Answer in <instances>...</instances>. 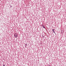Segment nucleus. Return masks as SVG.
<instances>
[{
    "label": "nucleus",
    "mask_w": 66,
    "mask_h": 66,
    "mask_svg": "<svg viewBox=\"0 0 66 66\" xmlns=\"http://www.w3.org/2000/svg\"><path fill=\"white\" fill-rule=\"evenodd\" d=\"M12 7V6H11V7Z\"/></svg>",
    "instance_id": "nucleus-8"
},
{
    "label": "nucleus",
    "mask_w": 66,
    "mask_h": 66,
    "mask_svg": "<svg viewBox=\"0 0 66 66\" xmlns=\"http://www.w3.org/2000/svg\"><path fill=\"white\" fill-rule=\"evenodd\" d=\"M14 35L15 37L17 38L18 37V34L17 33H15Z\"/></svg>",
    "instance_id": "nucleus-1"
},
{
    "label": "nucleus",
    "mask_w": 66,
    "mask_h": 66,
    "mask_svg": "<svg viewBox=\"0 0 66 66\" xmlns=\"http://www.w3.org/2000/svg\"><path fill=\"white\" fill-rule=\"evenodd\" d=\"M55 35H56V34L55 33Z\"/></svg>",
    "instance_id": "nucleus-7"
},
{
    "label": "nucleus",
    "mask_w": 66,
    "mask_h": 66,
    "mask_svg": "<svg viewBox=\"0 0 66 66\" xmlns=\"http://www.w3.org/2000/svg\"><path fill=\"white\" fill-rule=\"evenodd\" d=\"M3 66H5V65H3Z\"/></svg>",
    "instance_id": "nucleus-6"
},
{
    "label": "nucleus",
    "mask_w": 66,
    "mask_h": 66,
    "mask_svg": "<svg viewBox=\"0 0 66 66\" xmlns=\"http://www.w3.org/2000/svg\"><path fill=\"white\" fill-rule=\"evenodd\" d=\"M49 66H51V65H49Z\"/></svg>",
    "instance_id": "nucleus-5"
},
{
    "label": "nucleus",
    "mask_w": 66,
    "mask_h": 66,
    "mask_svg": "<svg viewBox=\"0 0 66 66\" xmlns=\"http://www.w3.org/2000/svg\"><path fill=\"white\" fill-rule=\"evenodd\" d=\"M54 30H55V29H52V31H53V32H54V33H55V32L54 31Z\"/></svg>",
    "instance_id": "nucleus-2"
},
{
    "label": "nucleus",
    "mask_w": 66,
    "mask_h": 66,
    "mask_svg": "<svg viewBox=\"0 0 66 66\" xmlns=\"http://www.w3.org/2000/svg\"><path fill=\"white\" fill-rule=\"evenodd\" d=\"M42 27L43 28H44V29H46V28H45V26L44 25H42Z\"/></svg>",
    "instance_id": "nucleus-4"
},
{
    "label": "nucleus",
    "mask_w": 66,
    "mask_h": 66,
    "mask_svg": "<svg viewBox=\"0 0 66 66\" xmlns=\"http://www.w3.org/2000/svg\"><path fill=\"white\" fill-rule=\"evenodd\" d=\"M27 43L25 45V47H26L27 46Z\"/></svg>",
    "instance_id": "nucleus-3"
}]
</instances>
